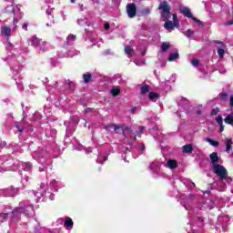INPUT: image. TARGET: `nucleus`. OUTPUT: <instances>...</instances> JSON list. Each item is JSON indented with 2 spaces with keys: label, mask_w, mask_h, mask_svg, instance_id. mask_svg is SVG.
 Here are the masks:
<instances>
[{
  "label": "nucleus",
  "mask_w": 233,
  "mask_h": 233,
  "mask_svg": "<svg viewBox=\"0 0 233 233\" xmlns=\"http://www.w3.org/2000/svg\"><path fill=\"white\" fill-rule=\"evenodd\" d=\"M158 10H162L161 17L165 22L164 28L166 30H176V28H179V19H177V14H172L170 12L171 8L168 2H162L158 5Z\"/></svg>",
  "instance_id": "obj_1"
},
{
  "label": "nucleus",
  "mask_w": 233,
  "mask_h": 233,
  "mask_svg": "<svg viewBox=\"0 0 233 233\" xmlns=\"http://www.w3.org/2000/svg\"><path fill=\"white\" fill-rule=\"evenodd\" d=\"M214 174H216L219 181H226V183H232V177L228 176V171L224 166L218 164L219 162V156L218 152H213L209 155Z\"/></svg>",
  "instance_id": "obj_2"
},
{
  "label": "nucleus",
  "mask_w": 233,
  "mask_h": 233,
  "mask_svg": "<svg viewBox=\"0 0 233 233\" xmlns=\"http://www.w3.org/2000/svg\"><path fill=\"white\" fill-rule=\"evenodd\" d=\"M125 125L117 126L116 124H110L104 127L105 130H108L109 128H113L116 134H122L124 137H127V131L123 129Z\"/></svg>",
  "instance_id": "obj_3"
},
{
  "label": "nucleus",
  "mask_w": 233,
  "mask_h": 233,
  "mask_svg": "<svg viewBox=\"0 0 233 233\" xmlns=\"http://www.w3.org/2000/svg\"><path fill=\"white\" fill-rule=\"evenodd\" d=\"M127 14L130 19H134L136 17V14H137V6L136 4L130 3L127 5Z\"/></svg>",
  "instance_id": "obj_4"
},
{
  "label": "nucleus",
  "mask_w": 233,
  "mask_h": 233,
  "mask_svg": "<svg viewBox=\"0 0 233 233\" xmlns=\"http://www.w3.org/2000/svg\"><path fill=\"white\" fill-rule=\"evenodd\" d=\"M21 214H23V208H15L10 214L12 221H17L21 219Z\"/></svg>",
  "instance_id": "obj_5"
},
{
  "label": "nucleus",
  "mask_w": 233,
  "mask_h": 233,
  "mask_svg": "<svg viewBox=\"0 0 233 233\" xmlns=\"http://www.w3.org/2000/svg\"><path fill=\"white\" fill-rule=\"evenodd\" d=\"M1 35H5L6 41L10 39V35H12V29L9 26H3L1 28Z\"/></svg>",
  "instance_id": "obj_6"
},
{
  "label": "nucleus",
  "mask_w": 233,
  "mask_h": 233,
  "mask_svg": "<svg viewBox=\"0 0 233 233\" xmlns=\"http://www.w3.org/2000/svg\"><path fill=\"white\" fill-rule=\"evenodd\" d=\"M34 212V206H25L23 208L22 214H25L26 218H30Z\"/></svg>",
  "instance_id": "obj_7"
},
{
  "label": "nucleus",
  "mask_w": 233,
  "mask_h": 233,
  "mask_svg": "<svg viewBox=\"0 0 233 233\" xmlns=\"http://www.w3.org/2000/svg\"><path fill=\"white\" fill-rule=\"evenodd\" d=\"M180 14L187 17L188 19H192L194 16L192 15V11L188 9V7H183L180 9Z\"/></svg>",
  "instance_id": "obj_8"
},
{
  "label": "nucleus",
  "mask_w": 233,
  "mask_h": 233,
  "mask_svg": "<svg viewBox=\"0 0 233 233\" xmlns=\"http://www.w3.org/2000/svg\"><path fill=\"white\" fill-rule=\"evenodd\" d=\"M194 151V146L192 144H187L182 147V152L184 154H192Z\"/></svg>",
  "instance_id": "obj_9"
},
{
  "label": "nucleus",
  "mask_w": 233,
  "mask_h": 233,
  "mask_svg": "<svg viewBox=\"0 0 233 233\" xmlns=\"http://www.w3.org/2000/svg\"><path fill=\"white\" fill-rule=\"evenodd\" d=\"M65 228H74V220L70 217H66L64 222Z\"/></svg>",
  "instance_id": "obj_10"
},
{
  "label": "nucleus",
  "mask_w": 233,
  "mask_h": 233,
  "mask_svg": "<svg viewBox=\"0 0 233 233\" xmlns=\"http://www.w3.org/2000/svg\"><path fill=\"white\" fill-rule=\"evenodd\" d=\"M216 121L220 127V132H223V130H225V126H223V116H221V115H218L216 118Z\"/></svg>",
  "instance_id": "obj_11"
},
{
  "label": "nucleus",
  "mask_w": 233,
  "mask_h": 233,
  "mask_svg": "<svg viewBox=\"0 0 233 233\" xmlns=\"http://www.w3.org/2000/svg\"><path fill=\"white\" fill-rule=\"evenodd\" d=\"M167 167L168 168H170L171 170L176 169V167H177V161L174 160V159H168L167 160Z\"/></svg>",
  "instance_id": "obj_12"
},
{
  "label": "nucleus",
  "mask_w": 233,
  "mask_h": 233,
  "mask_svg": "<svg viewBox=\"0 0 233 233\" xmlns=\"http://www.w3.org/2000/svg\"><path fill=\"white\" fill-rule=\"evenodd\" d=\"M82 77H83L84 83H86V84H88V83H90V81H92V74H90V73L83 74Z\"/></svg>",
  "instance_id": "obj_13"
},
{
  "label": "nucleus",
  "mask_w": 233,
  "mask_h": 233,
  "mask_svg": "<svg viewBox=\"0 0 233 233\" xmlns=\"http://www.w3.org/2000/svg\"><path fill=\"white\" fill-rule=\"evenodd\" d=\"M232 150V138H226V152Z\"/></svg>",
  "instance_id": "obj_14"
},
{
  "label": "nucleus",
  "mask_w": 233,
  "mask_h": 233,
  "mask_svg": "<svg viewBox=\"0 0 233 233\" xmlns=\"http://www.w3.org/2000/svg\"><path fill=\"white\" fill-rule=\"evenodd\" d=\"M148 97L150 101L156 102V99H159V94L155 92H149Z\"/></svg>",
  "instance_id": "obj_15"
},
{
  "label": "nucleus",
  "mask_w": 233,
  "mask_h": 233,
  "mask_svg": "<svg viewBox=\"0 0 233 233\" xmlns=\"http://www.w3.org/2000/svg\"><path fill=\"white\" fill-rule=\"evenodd\" d=\"M40 43H41V40L39 38H37L36 36L31 37V45L33 46H39Z\"/></svg>",
  "instance_id": "obj_16"
},
{
  "label": "nucleus",
  "mask_w": 233,
  "mask_h": 233,
  "mask_svg": "<svg viewBox=\"0 0 233 233\" xmlns=\"http://www.w3.org/2000/svg\"><path fill=\"white\" fill-rule=\"evenodd\" d=\"M66 84L67 85L71 92H74V90H76V84L73 81L66 80Z\"/></svg>",
  "instance_id": "obj_17"
},
{
  "label": "nucleus",
  "mask_w": 233,
  "mask_h": 233,
  "mask_svg": "<svg viewBox=\"0 0 233 233\" xmlns=\"http://www.w3.org/2000/svg\"><path fill=\"white\" fill-rule=\"evenodd\" d=\"M142 96H145V94H148L150 92V86L145 85L141 86L140 88Z\"/></svg>",
  "instance_id": "obj_18"
},
{
  "label": "nucleus",
  "mask_w": 233,
  "mask_h": 233,
  "mask_svg": "<svg viewBox=\"0 0 233 233\" xmlns=\"http://www.w3.org/2000/svg\"><path fill=\"white\" fill-rule=\"evenodd\" d=\"M111 94L113 97H117V96L121 94V89H119L118 87H114L113 89H111Z\"/></svg>",
  "instance_id": "obj_19"
},
{
  "label": "nucleus",
  "mask_w": 233,
  "mask_h": 233,
  "mask_svg": "<svg viewBox=\"0 0 233 233\" xmlns=\"http://www.w3.org/2000/svg\"><path fill=\"white\" fill-rule=\"evenodd\" d=\"M206 141L209 143V145H211L212 147H219V142L216 140H212V138L208 137L206 138Z\"/></svg>",
  "instance_id": "obj_20"
},
{
  "label": "nucleus",
  "mask_w": 233,
  "mask_h": 233,
  "mask_svg": "<svg viewBox=\"0 0 233 233\" xmlns=\"http://www.w3.org/2000/svg\"><path fill=\"white\" fill-rule=\"evenodd\" d=\"M176 59H179V53H172L169 55L168 61H176Z\"/></svg>",
  "instance_id": "obj_21"
},
{
  "label": "nucleus",
  "mask_w": 233,
  "mask_h": 233,
  "mask_svg": "<svg viewBox=\"0 0 233 233\" xmlns=\"http://www.w3.org/2000/svg\"><path fill=\"white\" fill-rule=\"evenodd\" d=\"M170 48V44L167 42H163L161 45V50L162 52H167Z\"/></svg>",
  "instance_id": "obj_22"
},
{
  "label": "nucleus",
  "mask_w": 233,
  "mask_h": 233,
  "mask_svg": "<svg viewBox=\"0 0 233 233\" xmlns=\"http://www.w3.org/2000/svg\"><path fill=\"white\" fill-rule=\"evenodd\" d=\"M125 54H127V57H131L132 47L130 46H125Z\"/></svg>",
  "instance_id": "obj_23"
},
{
  "label": "nucleus",
  "mask_w": 233,
  "mask_h": 233,
  "mask_svg": "<svg viewBox=\"0 0 233 233\" xmlns=\"http://www.w3.org/2000/svg\"><path fill=\"white\" fill-rule=\"evenodd\" d=\"M218 57L220 59H223V56H225V49L223 48H218Z\"/></svg>",
  "instance_id": "obj_24"
},
{
  "label": "nucleus",
  "mask_w": 233,
  "mask_h": 233,
  "mask_svg": "<svg viewBox=\"0 0 233 233\" xmlns=\"http://www.w3.org/2000/svg\"><path fill=\"white\" fill-rule=\"evenodd\" d=\"M219 97L222 101H227L228 97V94L227 93H220L219 94Z\"/></svg>",
  "instance_id": "obj_25"
},
{
  "label": "nucleus",
  "mask_w": 233,
  "mask_h": 233,
  "mask_svg": "<svg viewBox=\"0 0 233 233\" xmlns=\"http://www.w3.org/2000/svg\"><path fill=\"white\" fill-rule=\"evenodd\" d=\"M210 114L211 116H218V114H219V107L212 109Z\"/></svg>",
  "instance_id": "obj_26"
},
{
  "label": "nucleus",
  "mask_w": 233,
  "mask_h": 233,
  "mask_svg": "<svg viewBox=\"0 0 233 233\" xmlns=\"http://www.w3.org/2000/svg\"><path fill=\"white\" fill-rule=\"evenodd\" d=\"M76 39V36L75 35H69L67 36V41L70 43V41H75Z\"/></svg>",
  "instance_id": "obj_27"
},
{
  "label": "nucleus",
  "mask_w": 233,
  "mask_h": 233,
  "mask_svg": "<svg viewBox=\"0 0 233 233\" xmlns=\"http://www.w3.org/2000/svg\"><path fill=\"white\" fill-rule=\"evenodd\" d=\"M191 65H193V66H199V60L198 59H193L191 61Z\"/></svg>",
  "instance_id": "obj_28"
},
{
  "label": "nucleus",
  "mask_w": 233,
  "mask_h": 233,
  "mask_svg": "<svg viewBox=\"0 0 233 233\" xmlns=\"http://www.w3.org/2000/svg\"><path fill=\"white\" fill-rule=\"evenodd\" d=\"M0 218L1 219H8V213H1L0 214Z\"/></svg>",
  "instance_id": "obj_29"
},
{
  "label": "nucleus",
  "mask_w": 233,
  "mask_h": 233,
  "mask_svg": "<svg viewBox=\"0 0 233 233\" xmlns=\"http://www.w3.org/2000/svg\"><path fill=\"white\" fill-rule=\"evenodd\" d=\"M191 35H194V31L187 29V37H191Z\"/></svg>",
  "instance_id": "obj_30"
},
{
  "label": "nucleus",
  "mask_w": 233,
  "mask_h": 233,
  "mask_svg": "<svg viewBox=\"0 0 233 233\" xmlns=\"http://www.w3.org/2000/svg\"><path fill=\"white\" fill-rule=\"evenodd\" d=\"M123 130H125L126 132H129V134H132V127H126L125 128H123Z\"/></svg>",
  "instance_id": "obj_31"
},
{
  "label": "nucleus",
  "mask_w": 233,
  "mask_h": 233,
  "mask_svg": "<svg viewBox=\"0 0 233 233\" xmlns=\"http://www.w3.org/2000/svg\"><path fill=\"white\" fill-rule=\"evenodd\" d=\"M191 19H192V21H195V23H198V25H201V20H199L194 16Z\"/></svg>",
  "instance_id": "obj_32"
},
{
  "label": "nucleus",
  "mask_w": 233,
  "mask_h": 233,
  "mask_svg": "<svg viewBox=\"0 0 233 233\" xmlns=\"http://www.w3.org/2000/svg\"><path fill=\"white\" fill-rule=\"evenodd\" d=\"M229 106H231V108H233V95L230 96Z\"/></svg>",
  "instance_id": "obj_33"
},
{
  "label": "nucleus",
  "mask_w": 233,
  "mask_h": 233,
  "mask_svg": "<svg viewBox=\"0 0 233 233\" xmlns=\"http://www.w3.org/2000/svg\"><path fill=\"white\" fill-rule=\"evenodd\" d=\"M104 28H105V30H110V24L106 23V24L104 25Z\"/></svg>",
  "instance_id": "obj_34"
},
{
  "label": "nucleus",
  "mask_w": 233,
  "mask_h": 233,
  "mask_svg": "<svg viewBox=\"0 0 233 233\" xmlns=\"http://www.w3.org/2000/svg\"><path fill=\"white\" fill-rule=\"evenodd\" d=\"M23 30H28V24L25 23L22 25Z\"/></svg>",
  "instance_id": "obj_35"
},
{
  "label": "nucleus",
  "mask_w": 233,
  "mask_h": 233,
  "mask_svg": "<svg viewBox=\"0 0 233 233\" xmlns=\"http://www.w3.org/2000/svg\"><path fill=\"white\" fill-rule=\"evenodd\" d=\"M216 45H221V46H223L225 44L219 40H216L215 41Z\"/></svg>",
  "instance_id": "obj_36"
},
{
  "label": "nucleus",
  "mask_w": 233,
  "mask_h": 233,
  "mask_svg": "<svg viewBox=\"0 0 233 233\" xmlns=\"http://www.w3.org/2000/svg\"><path fill=\"white\" fill-rule=\"evenodd\" d=\"M130 139H134V141H136V139H137V138L136 135H134V133H131Z\"/></svg>",
  "instance_id": "obj_37"
},
{
  "label": "nucleus",
  "mask_w": 233,
  "mask_h": 233,
  "mask_svg": "<svg viewBox=\"0 0 233 233\" xmlns=\"http://www.w3.org/2000/svg\"><path fill=\"white\" fill-rule=\"evenodd\" d=\"M137 110V106H134L131 108V113L136 114V111Z\"/></svg>",
  "instance_id": "obj_38"
},
{
  "label": "nucleus",
  "mask_w": 233,
  "mask_h": 233,
  "mask_svg": "<svg viewBox=\"0 0 233 233\" xmlns=\"http://www.w3.org/2000/svg\"><path fill=\"white\" fill-rule=\"evenodd\" d=\"M233 25V20H228L226 22V25Z\"/></svg>",
  "instance_id": "obj_39"
},
{
  "label": "nucleus",
  "mask_w": 233,
  "mask_h": 233,
  "mask_svg": "<svg viewBox=\"0 0 233 233\" xmlns=\"http://www.w3.org/2000/svg\"><path fill=\"white\" fill-rule=\"evenodd\" d=\"M143 130H145V128H144L143 127H139V132H140V133H143Z\"/></svg>",
  "instance_id": "obj_40"
},
{
  "label": "nucleus",
  "mask_w": 233,
  "mask_h": 233,
  "mask_svg": "<svg viewBox=\"0 0 233 233\" xmlns=\"http://www.w3.org/2000/svg\"><path fill=\"white\" fill-rule=\"evenodd\" d=\"M16 128H18V132H23V129L16 126Z\"/></svg>",
  "instance_id": "obj_41"
},
{
  "label": "nucleus",
  "mask_w": 233,
  "mask_h": 233,
  "mask_svg": "<svg viewBox=\"0 0 233 233\" xmlns=\"http://www.w3.org/2000/svg\"><path fill=\"white\" fill-rule=\"evenodd\" d=\"M200 114H201V110H197V115L200 116Z\"/></svg>",
  "instance_id": "obj_42"
},
{
  "label": "nucleus",
  "mask_w": 233,
  "mask_h": 233,
  "mask_svg": "<svg viewBox=\"0 0 233 233\" xmlns=\"http://www.w3.org/2000/svg\"><path fill=\"white\" fill-rule=\"evenodd\" d=\"M141 149H142V150H145V144H143V145L141 146Z\"/></svg>",
  "instance_id": "obj_43"
},
{
  "label": "nucleus",
  "mask_w": 233,
  "mask_h": 233,
  "mask_svg": "<svg viewBox=\"0 0 233 233\" xmlns=\"http://www.w3.org/2000/svg\"><path fill=\"white\" fill-rule=\"evenodd\" d=\"M47 15H52V13H50L49 11H46Z\"/></svg>",
  "instance_id": "obj_44"
},
{
  "label": "nucleus",
  "mask_w": 233,
  "mask_h": 233,
  "mask_svg": "<svg viewBox=\"0 0 233 233\" xmlns=\"http://www.w3.org/2000/svg\"><path fill=\"white\" fill-rule=\"evenodd\" d=\"M86 112H90V108H86Z\"/></svg>",
  "instance_id": "obj_45"
},
{
  "label": "nucleus",
  "mask_w": 233,
  "mask_h": 233,
  "mask_svg": "<svg viewBox=\"0 0 233 233\" xmlns=\"http://www.w3.org/2000/svg\"><path fill=\"white\" fill-rule=\"evenodd\" d=\"M71 3H76V0H71Z\"/></svg>",
  "instance_id": "obj_46"
},
{
  "label": "nucleus",
  "mask_w": 233,
  "mask_h": 233,
  "mask_svg": "<svg viewBox=\"0 0 233 233\" xmlns=\"http://www.w3.org/2000/svg\"><path fill=\"white\" fill-rule=\"evenodd\" d=\"M106 159H108V157H105V161H106Z\"/></svg>",
  "instance_id": "obj_47"
}]
</instances>
